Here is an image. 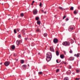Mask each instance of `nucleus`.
<instances>
[{
    "label": "nucleus",
    "instance_id": "10",
    "mask_svg": "<svg viewBox=\"0 0 80 80\" xmlns=\"http://www.w3.org/2000/svg\"><path fill=\"white\" fill-rule=\"evenodd\" d=\"M17 45H18V46L19 45V44H20L19 40H18L17 41Z\"/></svg>",
    "mask_w": 80,
    "mask_h": 80
},
{
    "label": "nucleus",
    "instance_id": "54",
    "mask_svg": "<svg viewBox=\"0 0 80 80\" xmlns=\"http://www.w3.org/2000/svg\"><path fill=\"white\" fill-rule=\"evenodd\" d=\"M61 62V60L59 62Z\"/></svg>",
    "mask_w": 80,
    "mask_h": 80
},
{
    "label": "nucleus",
    "instance_id": "56",
    "mask_svg": "<svg viewBox=\"0 0 80 80\" xmlns=\"http://www.w3.org/2000/svg\"><path fill=\"white\" fill-rule=\"evenodd\" d=\"M2 5H3V3H2Z\"/></svg>",
    "mask_w": 80,
    "mask_h": 80
},
{
    "label": "nucleus",
    "instance_id": "15",
    "mask_svg": "<svg viewBox=\"0 0 80 80\" xmlns=\"http://www.w3.org/2000/svg\"><path fill=\"white\" fill-rule=\"evenodd\" d=\"M21 63H24V60H21Z\"/></svg>",
    "mask_w": 80,
    "mask_h": 80
},
{
    "label": "nucleus",
    "instance_id": "7",
    "mask_svg": "<svg viewBox=\"0 0 80 80\" xmlns=\"http://www.w3.org/2000/svg\"><path fill=\"white\" fill-rule=\"evenodd\" d=\"M73 27L71 26L69 28V31H72V30H73Z\"/></svg>",
    "mask_w": 80,
    "mask_h": 80
},
{
    "label": "nucleus",
    "instance_id": "59",
    "mask_svg": "<svg viewBox=\"0 0 80 80\" xmlns=\"http://www.w3.org/2000/svg\"><path fill=\"white\" fill-rule=\"evenodd\" d=\"M8 20H10V19H9Z\"/></svg>",
    "mask_w": 80,
    "mask_h": 80
},
{
    "label": "nucleus",
    "instance_id": "23",
    "mask_svg": "<svg viewBox=\"0 0 80 80\" xmlns=\"http://www.w3.org/2000/svg\"><path fill=\"white\" fill-rule=\"evenodd\" d=\"M59 8L60 10H63V8L61 7H60Z\"/></svg>",
    "mask_w": 80,
    "mask_h": 80
},
{
    "label": "nucleus",
    "instance_id": "27",
    "mask_svg": "<svg viewBox=\"0 0 80 80\" xmlns=\"http://www.w3.org/2000/svg\"><path fill=\"white\" fill-rule=\"evenodd\" d=\"M79 53H78L77 55V58H78V57H79Z\"/></svg>",
    "mask_w": 80,
    "mask_h": 80
},
{
    "label": "nucleus",
    "instance_id": "14",
    "mask_svg": "<svg viewBox=\"0 0 80 80\" xmlns=\"http://www.w3.org/2000/svg\"><path fill=\"white\" fill-rule=\"evenodd\" d=\"M24 14L23 13H21L20 14V16L22 17H23L24 16Z\"/></svg>",
    "mask_w": 80,
    "mask_h": 80
},
{
    "label": "nucleus",
    "instance_id": "13",
    "mask_svg": "<svg viewBox=\"0 0 80 80\" xmlns=\"http://www.w3.org/2000/svg\"><path fill=\"white\" fill-rule=\"evenodd\" d=\"M15 46L12 45L11 47V48L13 50L14 49H15Z\"/></svg>",
    "mask_w": 80,
    "mask_h": 80
},
{
    "label": "nucleus",
    "instance_id": "34",
    "mask_svg": "<svg viewBox=\"0 0 80 80\" xmlns=\"http://www.w3.org/2000/svg\"><path fill=\"white\" fill-rule=\"evenodd\" d=\"M71 60H74V58H71Z\"/></svg>",
    "mask_w": 80,
    "mask_h": 80
},
{
    "label": "nucleus",
    "instance_id": "50",
    "mask_svg": "<svg viewBox=\"0 0 80 80\" xmlns=\"http://www.w3.org/2000/svg\"><path fill=\"white\" fill-rule=\"evenodd\" d=\"M23 35H25V33H23Z\"/></svg>",
    "mask_w": 80,
    "mask_h": 80
},
{
    "label": "nucleus",
    "instance_id": "55",
    "mask_svg": "<svg viewBox=\"0 0 80 80\" xmlns=\"http://www.w3.org/2000/svg\"><path fill=\"white\" fill-rule=\"evenodd\" d=\"M13 18V17H12V18Z\"/></svg>",
    "mask_w": 80,
    "mask_h": 80
},
{
    "label": "nucleus",
    "instance_id": "57",
    "mask_svg": "<svg viewBox=\"0 0 80 80\" xmlns=\"http://www.w3.org/2000/svg\"><path fill=\"white\" fill-rule=\"evenodd\" d=\"M7 32H8V31H7Z\"/></svg>",
    "mask_w": 80,
    "mask_h": 80
},
{
    "label": "nucleus",
    "instance_id": "29",
    "mask_svg": "<svg viewBox=\"0 0 80 80\" xmlns=\"http://www.w3.org/2000/svg\"><path fill=\"white\" fill-rule=\"evenodd\" d=\"M68 78H65L64 80H68Z\"/></svg>",
    "mask_w": 80,
    "mask_h": 80
},
{
    "label": "nucleus",
    "instance_id": "37",
    "mask_svg": "<svg viewBox=\"0 0 80 80\" xmlns=\"http://www.w3.org/2000/svg\"><path fill=\"white\" fill-rule=\"evenodd\" d=\"M56 62H57L58 63H59L58 62V60H56Z\"/></svg>",
    "mask_w": 80,
    "mask_h": 80
},
{
    "label": "nucleus",
    "instance_id": "6",
    "mask_svg": "<svg viewBox=\"0 0 80 80\" xmlns=\"http://www.w3.org/2000/svg\"><path fill=\"white\" fill-rule=\"evenodd\" d=\"M50 51H51V52H55L54 51V49H53V47H51L50 48Z\"/></svg>",
    "mask_w": 80,
    "mask_h": 80
},
{
    "label": "nucleus",
    "instance_id": "47",
    "mask_svg": "<svg viewBox=\"0 0 80 80\" xmlns=\"http://www.w3.org/2000/svg\"><path fill=\"white\" fill-rule=\"evenodd\" d=\"M0 65H2V62L1 63H0Z\"/></svg>",
    "mask_w": 80,
    "mask_h": 80
},
{
    "label": "nucleus",
    "instance_id": "43",
    "mask_svg": "<svg viewBox=\"0 0 80 80\" xmlns=\"http://www.w3.org/2000/svg\"><path fill=\"white\" fill-rule=\"evenodd\" d=\"M16 62L18 61V59H16Z\"/></svg>",
    "mask_w": 80,
    "mask_h": 80
},
{
    "label": "nucleus",
    "instance_id": "35",
    "mask_svg": "<svg viewBox=\"0 0 80 80\" xmlns=\"http://www.w3.org/2000/svg\"><path fill=\"white\" fill-rule=\"evenodd\" d=\"M68 20H69L68 18H66V21H68Z\"/></svg>",
    "mask_w": 80,
    "mask_h": 80
},
{
    "label": "nucleus",
    "instance_id": "16",
    "mask_svg": "<svg viewBox=\"0 0 80 80\" xmlns=\"http://www.w3.org/2000/svg\"><path fill=\"white\" fill-rule=\"evenodd\" d=\"M43 73V72H38V74L39 75H42Z\"/></svg>",
    "mask_w": 80,
    "mask_h": 80
},
{
    "label": "nucleus",
    "instance_id": "2",
    "mask_svg": "<svg viewBox=\"0 0 80 80\" xmlns=\"http://www.w3.org/2000/svg\"><path fill=\"white\" fill-rule=\"evenodd\" d=\"M62 45L65 46H68L70 45V42H64L62 43Z\"/></svg>",
    "mask_w": 80,
    "mask_h": 80
},
{
    "label": "nucleus",
    "instance_id": "31",
    "mask_svg": "<svg viewBox=\"0 0 80 80\" xmlns=\"http://www.w3.org/2000/svg\"><path fill=\"white\" fill-rule=\"evenodd\" d=\"M66 16H63V19H65V18H66Z\"/></svg>",
    "mask_w": 80,
    "mask_h": 80
},
{
    "label": "nucleus",
    "instance_id": "41",
    "mask_svg": "<svg viewBox=\"0 0 80 80\" xmlns=\"http://www.w3.org/2000/svg\"><path fill=\"white\" fill-rule=\"evenodd\" d=\"M27 39H28V38H25V39L26 40H27Z\"/></svg>",
    "mask_w": 80,
    "mask_h": 80
},
{
    "label": "nucleus",
    "instance_id": "18",
    "mask_svg": "<svg viewBox=\"0 0 80 80\" xmlns=\"http://www.w3.org/2000/svg\"><path fill=\"white\" fill-rule=\"evenodd\" d=\"M70 10H73V7H71V8H70Z\"/></svg>",
    "mask_w": 80,
    "mask_h": 80
},
{
    "label": "nucleus",
    "instance_id": "60",
    "mask_svg": "<svg viewBox=\"0 0 80 80\" xmlns=\"http://www.w3.org/2000/svg\"><path fill=\"white\" fill-rule=\"evenodd\" d=\"M74 40H75V38H74Z\"/></svg>",
    "mask_w": 80,
    "mask_h": 80
},
{
    "label": "nucleus",
    "instance_id": "8",
    "mask_svg": "<svg viewBox=\"0 0 80 80\" xmlns=\"http://www.w3.org/2000/svg\"><path fill=\"white\" fill-rule=\"evenodd\" d=\"M22 67H23V69L27 68V65H24L22 66Z\"/></svg>",
    "mask_w": 80,
    "mask_h": 80
},
{
    "label": "nucleus",
    "instance_id": "1",
    "mask_svg": "<svg viewBox=\"0 0 80 80\" xmlns=\"http://www.w3.org/2000/svg\"><path fill=\"white\" fill-rule=\"evenodd\" d=\"M46 60L47 62H49L51 60L52 58V55L49 52H48L47 54Z\"/></svg>",
    "mask_w": 80,
    "mask_h": 80
},
{
    "label": "nucleus",
    "instance_id": "12",
    "mask_svg": "<svg viewBox=\"0 0 80 80\" xmlns=\"http://www.w3.org/2000/svg\"><path fill=\"white\" fill-rule=\"evenodd\" d=\"M56 53V55L58 56V55H59V52H58V51H57Z\"/></svg>",
    "mask_w": 80,
    "mask_h": 80
},
{
    "label": "nucleus",
    "instance_id": "20",
    "mask_svg": "<svg viewBox=\"0 0 80 80\" xmlns=\"http://www.w3.org/2000/svg\"><path fill=\"white\" fill-rule=\"evenodd\" d=\"M35 19H36V20H39V18H38V17H36L35 18Z\"/></svg>",
    "mask_w": 80,
    "mask_h": 80
},
{
    "label": "nucleus",
    "instance_id": "46",
    "mask_svg": "<svg viewBox=\"0 0 80 80\" xmlns=\"http://www.w3.org/2000/svg\"><path fill=\"white\" fill-rule=\"evenodd\" d=\"M41 11H42V12H44V11L43 10H42Z\"/></svg>",
    "mask_w": 80,
    "mask_h": 80
},
{
    "label": "nucleus",
    "instance_id": "24",
    "mask_svg": "<svg viewBox=\"0 0 80 80\" xmlns=\"http://www.w3.org/2000/svg\"><path fill=\"white\" fill-rule=\"evenodd\" d=\"M39 31H40V30L38 29H36V32H39Z\"/></svg>",
    "mask_w": 80,
    "mask_h": 80
},
{
    "label": "nucleus",
    "instance_id": "22",
    "mask_svg": "<svg viewBox=\"0 0 80 80\" xmlns=\"http://www.w3.org/2000/svg\"><path fill=\"white\" fill-rule=\"evenodd\" d=\"M16 30L15 29H14V32L15 33H17V32H16Z\"/></svg>",
    "mask_w": 80,
    "mask_h": 80
},
{
    "label": "nucleus",
    "instance_id": "53",
    "mask_svg": "<svg viewBox=\"0 0 80 80\" xmlns=\"http://www.w3.org/2000/svg\"><path fill=\"white\" fill-rule=\"evenodd\" d=\"M28 67H29V64H28Z\"/></svg>",
    "mask_w": 80,
    "mask_h": 80
},
{
    "label": "nucleus",
    "instance_id": "58",
    "mask_svg": "<svg viewBox=\"0 0 80 80\" xmlns=\"http://www.w3.org/2000/svg\"><path fill=\"white\" fill-rule=\"evenodd\" d=\"M41 0H39L40 1Z\"/></svg>",
    "mask_w": 80,
    "mask_h": 80
},
{
    "label": "nucleus",
    "instance_id": "9",
    "mask_svg": "<svg viewBox=\"0 0 80 80\" xmlns=\"http://www.w3.org/2000/svg\"><path fill=\"white\" fill-rule=\"evenodd\" d=\"M60 57L62 59L64 58V55L63 54H61L60 55Z\"/></svg>",
    "mask_w": 80,
    "mask_h": 80
},
{
    "label": "nucleus",
    "instance_id": "30",
    "mask_svg": "<svg viewBox=\"0 0 80 80\" xmlns=\"http://www.w3.org/2000/svg\"><path fill=\"white\" fill-rule=\"evenodd\" d=\"M18 38H21V35H18Z\"/></svg>",
    "mask_w": 80,
    "mask_h": 80
},
{
    "label": "nucleus",
    "instance_id": "49",
    "mask_svg": "<svg viewBox=\"0 0 80 80\" xmlns=\"http://www.w3.org/2000/svg\"><path fill=\"white\" fill-rule=\"evenodd\" d=\"M8 16H10V14H8Z\"/></svg>",
    "mask_w": 80,
    "mask_h": 80
},
{
    "label": "nucleus",
    "instance_id": "32",
    "mask_svg": "<svg viewBox=\"0 0 80 80\" xmlns=\"http://www.w3.org/2000/svg\"><path fill=\"white\" fill-rule=\"evenodd\" d=\"M69 52L70 53H72V51L70 50V51H69Z\"/></svg>",
    "mask_w": 80,
    "mask_h": 80
},
{
    "label": "nucleus",
    "instance_id": "3",
    "mask_svg": "<svg viewBox=\"0 0 80 80\" xmlns=\"http://www.w3.org/2000/svg\"><path fill=\"white\" fill-rule=\"evenodd\" d=\"M10 64V62H6L4 63V65L5 66H6V67H7Z\"/></svg>",
    "mask_w": 80,
    "mask_h": 80
},
{
    "label": "nucleus",
    "instance_id": "5",
    "mask_svg": "<svg viewBox=\"0 0 80 80\" xmlns=\"http://www.w3.org/2000/svg\"><path fill=\"white\" fill-rule=\"evenodd\" d=\"M53 42L55 43H57L58 42V39L57 38L54 39Z\"/></svg>",
    "mask_w": 80,
    "mask_h": 80
},
{
    "label": "nucleus",
    "instance_id": "52",
    "mask_svg": "<svg viewBox=\"0 0 80 80\" xmlns=\"http://www.w3.org/2000/svg\"><path fill=\"white\" fill-rule=\"evenodd\" d=\"M40 53H38V55H40Z\"/></svg>",
    "mask_w": 80,
    "mask_h": 80
},
{
    "label": "nucleus",
    "instance_id": "4",
    "mask_svg": "<svg viewBox=\"0 0 80 80\" xmlns=\"http://www.w3.org/2000/svg\"><path fill=\"white\" fill-rule=\"evenodd\" d=\"M34 15H36L38 13V11L37 9H35L33 11Z\"/></svg>",
    "mask_w": 80,
    "mask_h": 80
},
{
    "label": "nucleus",
    "instance_id": "19",
    "mask_svg": "<svg viewBox=\"0 0 80 80\" xmlns=\"http://www.w3.org/2000/svg\"><path fill=\"white\" fill-rule=\"evenodd\" d=\"M77 73H79L80 72V71L79 70L77 69L76 70Z\"/></svg>",
    "mask_w": 80,
    "mask_h": 80
},
{
    "label": "nucleus",
    "instance_id": "40",
    "mask_svg": "<svg viewBox=\"0 0 80 80\" xmlns=\"http://www.w3.org/2000/svg\"><path fill=\"white\" fill-rule=\"evenodd\" d=\"M63 62L64 63L65 65H66V64H67V63H66V62Z\"/></svg>",
    "mask_w": 80,
    "mask_h": 80
},
{
    "label": "nucleus",
    "instance_id": "28",
    "mask_svg": "<svg viewBox=\"0 0 80 80\" xmlns=\"http://www.w3.org/2000/svg\"><path fill=\"white\" fill-rule=\"evenodd\" d=\"M74 14H77V11H74Z\"/></svg>",
    "mask_w": 80,
    "mask_h": 80
},
{
    "label": "nucleus",
    "instance_id": "11",
    "mask_svg": "<svg viewBox=\"0 0 80 80\" xmlns=\"http://www.w3.org/2000/svg\"><path fill=\"white\" fill-rule=\"evenodd\" d=\"M37 23L39 25H40V24L41 23V22H40V21H38L37 22Z\"/></svg>",
    "mask_w": 80,
    "mask_h": 80
},
{
    "label": "nucleus",
    "instance_id": "51",
    "mask_svg": "<svg viewBox=\"0 0 80 80\" xmlns=\"http://www.w3.org/2000/svg\"><path fill=\"white\" fill-rule=\"evenodd\" d=\"M17 17H18H18H19L18 16Z\"/></svg>",
    "mask_w": 80,
    "mask_h": 80
},
{
    "label": "nucleus",
    "instance_id": "45",
    "mask_svg": "<svg viewBox=\"0 0 80 80\" xmlns=\"http://www.w3.org/2000/svg\"><path fill=\"white\" fill-rule=\"evenodd\" d=\"M47 13V12H46V11H45L44 12V13L45 14V13Z\"/></svg>",
    "mask_w": 80,
    "mask_h": 80
},
{
    "label": "nucleus",
    "instance_id": "39",
    "mask_svg": "<svg viewBox=\"0 0 80 80\" xmlns=\"http://www.w3.org/2000/svg\"><path fill=\"white\" fill-rule=\"evenodd\" d=\"M22 41H21V40L19 41L20 43H22Z\"/></svg>",
    "mask_w": 80,
    "mask_h": 80
},
{
    "label": "nucleus",
    "instance_id": "17",
    "mask_svg": "<svg viewBox=\"0 0 80 80\" xmlns=\"http://www.w3.org/2000/svg\"><path fill=\"white\" fill-rule=\"evenodd\" d=\"M43 35L44 36V37H47V33H45Z\"/></svg>",
    "mask_w": 80,
    "mask_h": 80
},
{
    "label": "nucleus",
    "instance_id": "48",
    "mask_svg": "<svg viewBox=\"0 0 80 80\" xmlns=\"http://www.w3.org/2000/svg\"><path fill=\"white\" fill-rule=\"evenodd\" d=\"M18 32H19V30H18Z\"/></svg>",
    "mask_w": 80,
    "mask_h": 80
},
{
    "label": "nucleus",
    "instance_id": "42",
    "mask_svg": "<svg viewBox=\"0 0 80 80\" xmlns=\"http://www.w3.org/2000/svg\"><path fill=\"white\" fill-rule=\"evenodd\" d=\"M77 54H74V56H75V57H76V56H77Z\"/></svg>",
    "mask_w": 80,
    "mask_h": 80
},
{
    "label": "nucleus",
    "instance_id": "44",
    "mask_svg": "<svg viewBox=\"0 0 80 80\" xmlns=\"http://www.w3.org/2000/svg\"><path fill=\"white\" fill-rule=\"evenodd\" d=\"M72 74H73V75H75V73L73 72Z\"/></svg>",
    "mask_w": 80,
    "mask_h": 80
},
{
    "label": "nucleus",
    "instance_id": "36",
    "mask_svg": "<svg viewBox=\"0 0 80 80\" xmlns=\"http://www.w3.org/2000/svg\"><path fill=\"white\" fill-rule=\"evenodd\" d=\"M13 55H14V57H16V54H14Z\"/></svg>",
    "mask_w": 80,
    "mask_h": 80
},
{
    "label": "nucleus",
    "instance_id": "38",
    "mask_svg": "<svg viewBox=\"0 0 80 80\" xmlns=\"http://www.w3.org/2000/svg\"><path fill=\"white\" fill-rule=\"evenodd\" d=\"M69 69H70L72 68V67H71V66H70V67H69Z\"/></svg>",
    "mask_w": 80,
    "mask_h": 80
},
{
    "label": "nucleus",
    "instance_id": "21",
    "mask_svg": "<svg viewBox=\"0 0 80 80\" xmlns=\"http://www.w3.org/2000/svg\"><path fill=\"white\" fill-rule=\"evenodd\" d=\"M42 3L41 2L39 4V6L40 7H42Z\"/></svg>",
    "mask_w": 80,
    "mask_h": 80
},
{
    "label": "nucleus",
    "instance_id": "26",
    "mask_svg": "<svg viewBox=\"0 0 80 80\" xmlns=\"http://www.w3.org/2000/svg\"><path fill=\"white\" fill-rule=\"evenodd\" d=\"M59 70H60L59 69H57L56 71V73H57V72H58V71H59Z\"/></svg>",
    "mask_w": 80,
    "mask_h": 80
},
{
    "label": "nucleus",
    "instance_id": "33",
    "mask_svg": "<svg viewBox=\"0 0 80 80\" xmlns=\"http://www.w3.org/2000/svg\"><path fill=\"white\" fill-rule=\"evenodd\" d=\"M76 80H80V78H76L75 79Z\"/></svg>",
    "mask_w": 80,
    "mask_h": 80
},
{
    "label": "nucleus",
    "instance_id": "25",
    "mask_svg": "<svg viewBox=\"0 0 80 80\" xmlns=\"http://www.w3.org/2000/svg\"><path fill=\"white\" fill-rule=\"evenodd\" d=\"M35 3V1H33L32 2V3L31 4L32 5H33V3Z\"/></svg>",
    "mask_w": 80,
    "mask_h": 80
}]
</instances>
